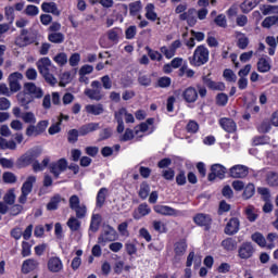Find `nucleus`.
<instances>
[{
  "instance_id": "obj_1",
  "label": "nucleus",
  "mask_w": 278,
  "mask_h": 278,
  "mask_svg": "<svg viewBox=\"0 0 278 278\" xmlns=\"http://www.w3.org/2000/svg\"><path fill=\"white\" fill-rule=\"evenodd\" d=\"M207 62H210V50L203 45L198 46L193 55L189 58V63L191 66H203Z\"/></svg>"
},
{
  "instance_id": "obj_2",
  "label": "nucleus",
  "mask_w": 278,
  "mask_h": 278,
  "mask_svg": "<svg viewBox=\"0 0 278 278\" xmlns=\"http://www.w3.org/2000/svg\"><path fill=\"white\" fill-rule=\"evenodd\" d=\"M114 118L117 123V134H123L125 131V123H136L134 114L129 113L125 108L115 111ZM123 118H125V122L123 121Z\"/></svg>"
},
{
  "instance_id": "obj_3",
  "label": "nucleus",
  "mask_w": 278,
  "mask_h": 278,
  "mask_svg": "<svg viewBox=\"0 0 278 278\" xmlns=\"http://www.w3.org/2000/svg\"><path fill=\"white\" fill-rule=\"evenodd\" d=\"M68 205L70 210L75 212L76 218H86V214H88V207H86V204H81L79 195H71L68 199Z\"/></svg>"
},
{
  "instance_id": "obj_4",
  "label": "nucleus",
  "mask_w": 278,
  "mask_h": 278,
  "mask_svg": "<svg viewBox=\"0 0 278 278\" xmlns=\"http://www.w3.org/2000/svg\"><path fill=\"white\" fill-rule=\"evenodd\" d=\"M49 127V121L43 119L39 121L36 124H30L27 126L25 135L28 138H38V136H42L47 131V128Z\"/></svg>"
},
{
  "instance_id": "obj_5",
  "label": "nucleus",
  "mask_w": 278,
  "mask_h": 278,
  "mask_svg": "<svg viewBox=\"0 0 278 278\" xmlns=\"http://www.w3.org/2000/svg\"><path fill=\"white\" fill-rule=\"evenodd\" d=\"M114 240H118V233L116 232V229L110 225L104 226L102 233L98 238V244L105 247L108 242H114Z\"/></svg>"
},
{
  "instance_id": "obj_6",
  "label": "nucleus",
  "mask_w": 278,
  "mask_h": 278,
  "mask_svg": "<svg viewBox=\"0 0 278 278\" xmlns=\"http://www.w3.org/2000/svg\"><path fill=\"white\" fill-rule=\"evenodd\" d=\"M84 94L91 99V101H101L103 99V87L99 80H93L91 83V89L87 88L84 91Z\"/></svg>"
},
{
  "instance_id": "obj_7",
  "label": "nucleus",
  "mask_w": 278,
  "mask_h": 278,
  "mask_svg": "<svg viewBox=\"0 0 278 278\" xmlns=\"http://www.w3.org/2000/svg\"><path fill=\"white\" fill-rule=\"evenodd\" d=\"M34 184H36L35 176H29L26 181L22 186V194L18 198V203H22V205H25L27 203V197L31 194V190H34Z\"/></svg>"
},
{
  "instance_id": "obj_8",
  "label": "nucleus",
  "mask_w": 278,
  "mask_h": 278,
  "mask_svg": "<svg viewBox=\"0 0 278 278\" xmlns=\"http://www.w3.org/2000/svg\"><path fill=\"white\" fill-rule=\"evenodd\" d=\"M255 254V247L252 242L245 241L243 242L238 250V255L240 260H251V257Z\"/></svg>"
},
{
  "instance_id": "obj_9",
  "label": "nucleus",
  "mask_w": 278,
  "mask_h": 278,
  "mask_svg": "<svg viewBox=\"0 0 278 278\" xmlns=\"http://www.w3.org/2000/svg\"><path fill=\"white\" fill-rule=\"evenodd\" d=\"M68 168V162L66 159H60L56 162H53L49 165L50 173L56 178Z\"/></svg>"
},
{
  "instance_id": "obj_10",
  "label": "nucleus",
  "mask_w": 278,
  "mask_h": 278,
  "mask_svg": "<svg viewBox=\"0 0 278 278\" xmlns=\"http://www.w3.org/2000/svg\"><path fill=\"white\" fill-rule=\"evenodd\" d=\"M9 88L11 92H18L21 90V81H23V74L15 72L8 77Z\"/></svg>"
},
{
  "instance_id": "obj_11",
  "label": "nucleus",
  "mask_w": 278,
  "mask_h": 278,
  "mask_svg": "<svg viewBox=\"0 0 278 278\" xmlns=\"http://www.w3.org/2000/svg\"><path fill=\"white\" fill-rule=\"evenodd\" d=\"M193 223L198 227H204V229H210L212 227V216L205 213H198L193 216Z\"/></svg>"
},
{
  "instance_id": "obj_12",
  "label": "nucleus",
  "mask_w": 278,
  "mask_h": 278,
  "mask_svg": "<svg viewBox=\"0 0 278 278\" xmlns=\"http://www.w3.org/2000/svg\"><path fill=\"white\" fill-rule=\"evenodd\" d=\"M24 90L27 92L33 99H42L45 97V91L42 88L36 86L34 83H25Z\"/></svg>"
},
{
  "instance_id": "obj_13",
  "label": "nucleus",
  "mask_w": 278,
  "mask_h": 278,
  "mask_svg": "<svg viewBox=\"0 0 278 278\" xmlns=\"http://www.w3.org/2000/svg\"><path fill=\"white\" fill-rule=\"evenodd\" d=\"M227 173V168L220 164H214L211 167V173L208 174V181H214L216 177L218 179H225V174Z\"/></svg>"
},
{
  "instance_id": "obj_14",
  "label": "nucleus",
  "mask_w": 278,
  "mask_h": 278,
  "mask_svg": "<svg viewBox=\"0 0 278 278\" xmlns=\"http://www.w3.org/2000/svg\"><path fill=\"white\" fill-rule=\"evenodd\" d=\"M238 231H240V219H238V217H232L225 227V233L226 236H236Z\"/></svg>"
},
{
  "instance_id": "obj_15",
  "label": "nucleus",
  "mask_w": 278,
  "mask_h": 278,
  "mask_svg": "<svg viewBox=\"0 0 278 278\" xmlns=\"http://www.w3.org/2000/svg\"><path fill=\"white\" fill-rule=\"evenodd\" d=\"M188 249V244L186 243V241L181 240L178 241L174 244V261L175 262H180L181 257H184V255H186V251Z\"/></svg>"
},
{
  "instance_id": "obj_16",
  "label": "nucleus",
  "mask_w": 278,
  "mask_h": 278,
  "mask_svg": "<svg viewBox=\"0 0 278 278\" xmlns=\"http://www.w3.org/2000/svg\"><path fill=\"white\" fill-rule=\"evenodd\" d=\"M180 21H187L189 27L197 25V9L191 8L187 12L179 15Z\"/></svg>"
},
{
  "instance_id": "obj_17",
  "label": "nucleus",
  "mask_w": 278,
  "mask_h": 278,
  "mask_svg": "<svg viewBox=\"0 0 278 278\" xmlns=\"http://www.w3.org/2000/svg\"><path fill=\"white\" fill-rule=\"evenodd\" d=\"M40 157V151L38 150H29L24 155L21 156L20 162L22 166H29V164H33V162Z\"/></svg>"
},
{
  "instance_id": "obj_18",
  "label": "nucleus",
  "mask_w": 278,
  "mask_h": 278,
  "mask_svg": "<svg viewBox=\"0 0 278 278\" xmlns=\"http://www.w3.org/2000/svg\"><path fill=\"white\" fill-rule=\"evenodd\" d=\"M249 175V167L244 165H235L230 168V177L233 179H242Z\"/></svg>"
},
{
  "instance_id": "obj_19",
  "label": "nucleus",
  "mask_w": 278,
  "mask_h": 278,
  "mask_svg": "<svg viewBox=\"0 0 278 278\" xmlns=\"http://www.w3.org/2000/svg\"><path fill=\"white\" fill-rule=\"evenodd\" d=\"M38 266H40V263L36 258H28L25 260L22 264V273L24 275H29V273H34V270H37Z\"/></svg>"
},
{
  "instance_id": "obj_20",
  "label": "nucleus",
  "mask_w": 278,
  "mask_h": 278,
  "mask_svg": "<svg viewBox=\"0 0 278 278\" xmlns=\"http://www.w3.org/2000/svg\"><path fill=\"white\" fill-rule=\"evenodd\" d=\"M17 102L24 110H29V103H34V97L24 89V91L17 93Z\"/></svg>"
},
{
  "instance_id": "obj_21",
  "label": "nucleus",
  "mask_w": 278,
  "mask_h": 278,
  "mask_svg": "<svg viewBox=\"0 0 278 278\" xmlns=\"http://www.w3.org/2000/svg\"><path fill=\"white\" fill-rule=\"evenodd\" d=\"M62 268H64V264L60 257L52 256L48 260V270H50V273H60Z\"/></svg>"
},
{
  "instance_id": "obj_22",
  "label": "nucleus",
  "mask_w": 278,
  "mask_h": 278,
  "mask_svg": "<svg viewBox=\"0 0 278 278\" xmlns=\"http://www.w3.org/2000/svg\"><path fill=\"white\" fill-rule=\"evenodd\" d=\"M182 98L187 103H194L199 99V91L194 87H188L184 90Z\"/></svg>"
},
{
  "instance_id": "obj_23",
  "label": "nucleus",
  "mask_w": 278,
  "mask_h": 278,
  "mask_svg": "<svg viewBox=\"0 0 278 278\" xmlns=\"http://www.w3.org/2000/svg\"><path fill=\"white\" fill-rule=\"evenodd\" d=\"M219 125L223 128V130L227 131L228 134H233V131H236V129H238L236 122H233V119L228 118V117L220 118Z\"/></svg>"
},
{
  "instance_id": "obj_24",
  "label": "nucleus",
  "mask_w": 278,
  "mask_h": 278,
  "mask_svg": "<svg viewBox=\"0 0 278 278\" xmlns=\"http://www.w3.org/2000/svg\"><path fill=\"white\" fill-rule=\"evenodd\" d=\"M154 212H156V214H162V216H177V214H179V211L168 205H155Z\"/></svg>"
},
{
  "instance_id": "obj_25",
  "label": "nucleus",
  "mask_w": 278,
  "mask_h": 278,
  "mask_svg": "<svg viewBox=\"0 0 278 278\" xmlns=\"http://www.w3.org/2000/svg\"><path fill=\"white\" fill-rule=\"evenodd\" d=\"M203 84L208 87L210 90H225V83L214 81L210 78V76L202 77Z\"/></svg>"
},
{
  "instance_id": "obj_26",
  "label": "nucleus",
  "mask_w": 278,
  "mask_h": 278,
  "mask_svg": "<svg viewBox=\"0 0 278 278\" xmlns=\"http://www.w3.org/2000/svg\"><path fill=\"white\" fill-rule=\"evenodd\" d=\"M52 63H51V59L45 56L41 58L38 62H37V68L40 73V75H47V73H49V71L51 70Z\"/></svg>"
},
{
  "instance_id": "obj_27",
  "label": "nucleus",
  "mask_w": 278,
  "mask_h": 278,
  "mask_svg": "<svg viewBox=\"0 0 278 278\" xmlns=\"http://www.w3.org/2000/svg\"><path fill=\"white\" fill-rule=\"evenodd\" d=\"M149 214H151V207H149V204L141 203L137 211L134 212L132 216L135 220H140L142 216H149Z\"/></svg>"
},
{
  "instance_id": "obj_28",
  "label": "nucleus",
  "mask_w": 278,
  "mask_h": 278,
  "mask_svg": "<svg viewBox=\"0 0 278 278\" xmlns=\"http://www.w3.org/2000/svg\"><path fill=\"white\" fill-rule=\"evenodd\" d=\"M144 16L148 21H151L152 23H155V21L159 20L157 12H155V4L148 3L144 7Z\"/></svg>"
},
{
  "instance_id": "obj_29",
  "label": "nucleus",
  "mask_w": 278,
  "mask_h": 278,
  "mask_svg": "<svg viewBox=\"0 0 278 278\" xmlns=\"http://www.w3.org/2000/svg\"><path fill=\"white\" fill-rule=\"evenodd\" d=\"M62 121H68V115L61 114L58 117V122L55 124H52L48 129L50 136H55V134H60V131L62 130V128H60V126L62 125Z\"/></svg>"
},
{
  "instance_id": "obj_30",
  "label": "nucleus",
  "mask_w": 278,
  "mask_h": 278,
  "mask_svg": "<svg viewBox=\"0 0 278 278\" xmlns=\"http://www.w3.org/2000/svg\"><path fill=\"white\" fill-rule=\"evenodd\" d=\"M270 62L271 60L269 56H262L261 59H258V62H257L258 73H268L271 68Z\"/></svg>"
},
{
  "instance_id": "obj_31",
  "label": "nucleus",
  "mask_w": 278,
  "mask_h": 278,
  "mask_svg": "<svg viewBox=\"0 0 278 278\" xmlns=\"http://www.w3.org/2000/svg\"><path fill=\"white\" fill-rule=\"evenodd\" d=\"M15 45L17 47H27V45H31V38L29 37L27 29L21 31V35L15 39Z\"/></svg>"
},
{
  "instance_id": "obj_32",
  "label": "nucleus",
  "mask_w": 278,
  "mask_h": 278,
  "mask_svg": "<svg viewBox=\"0 0 278 278\" xmlns=\"http://www.w3.org/2000/svg\"><path fill=\"white\" fill-rule=\"evenodd\" d=\"M100 128L101 126L99 123H89V124L83 125L79 128V136H88V134H92V131H97Z\"/></svg>"
},
{
  "instance_id": "obj_33",
  "label": "nucleus",
  "mask_w": 278,
  "mask_h": 278,
  "mask_svg": "<svg viewBox=\"0 0 278 278\" xmlns=\"http://www.w3.org/2000/svg\"><path fill=\"white\" fill-rule=\"evenodd\" d=\"M106 36L113 45H117L118 40H121V36H123V29L115 27L108 30Z\"/></svg>"
},
{
  "instance_id": "obj_34",
  "label": "nucleus",
  "mask_w": 278,
  "mask_h": 278,
  "mask_svg": "<svg viewBox=\"0 0 278 278\" xmlns=\"http://www.w3.org/2000/svg\"><path fill=\"white\" fill-rule=\"evenodd\" d=\"M41 10L48 14L60 16V10H58V4H55V2H43L41 4Z\"/></svg>"
},
{
  "instance_id": "obj_35",
  "label": "nucleus",
  "mask_w": 278,
  "mask_h": 278,
  "mask_svg": "<svg viewBox=\"0 0 278 278\" xmlns=\"http://www.w3.org/2000/svg\"><path fill=\"white\" fill-rule=\"evenodd\" d=\"M87 114H92V116H101L105 111L103 104H87L85 106Z\"/></svg>"
},
{
  "instance_id": "obj_36",
  "label": "nucleus",
  "mask_w": 278,
  "mask_h": 278,
  "mask_svg": "<svg viewBox=\"0 0 278 278\" xmlns=\"http://www.w3.org/2000/svg\"><path fill=\"white\" fill-rule=\"evenodd\" d=\"M235 36L237 38V47L239 49L244 50L247 47H249V37H247V35L240 31H236Z\"/></svg>"
},
{
  "instance_id": "obj_37",
  "label": "nucleus",
  "mask_w": 278,
  "mask_h": 278,
  "mask_svg": "<svg viewBox=\"0 0 278 278\" xmlns=\"http://www.w3.org/2000/svg\"><path fill=\"white\" fill-rule=\"evenodd\" d=\"M257 3H260L258 0H244V2L240 4V10L243 14H249L251 10L257 8Z\"/></svg>"
},
{
  "instance_id": "obj_38",
  "label": "nucleus",
  "mask_w": 278,
  "mask_h": 278,
  "mask_svg": "<svg viewBox=\"0 0 278 278\" xmlns=\"http://www.w3.org/2000/svg\"><path fill=\"white\" fill-rule=\"evenodd\" d=\"M130 16H138L142 12V1L137 0L128 4Z\"/></svg>"
},
{
  "instance_id": "obj_39",
  "label": "nucleus",
  "mask_w": 278,
  "mask_h": 278,
  "mask_svg": "<svg viewBox=\"0 0 278 278\" xmlns=\"http://www.w3.org/2000/svg\"><path fill=\"white\" fill-rule=\"evenodd\" d=\"M222 247L228 252L236 251L238 249V241L233 238H226L222 241Z\"/></svg>"
},
{
  "instance_id": "obj_40",
  "label": "nucleus",
  "mask_w": 278,
  "mask_h": 278,
  "mask_svg": "<svg viewBox=\"0 0 278 278\" xmlns=\"http://www.w3.org/2000/svg\"><path fill=\"white\" fill-rule=\"evenodd\" d=\"M105 199H108V188H101L98 191V194L96 198L97 207H103V205H105Z\"/></svg>"
},
{
  "instance_id": "obj_41",
  "label": "nucleus",
  "mask_w": 278,
  "mask_h": 278,
  "mask_svg": "<svg viewBox=\"0 0 278 278\" xmlns=\"http://www.w3.org/2000/svg\"><path fill=\"white\" fill-rule=\"evenodd\" d=\"M251 240L252 242H255V244L261 247V249H266V238L264 237V235H262V232L252 233Z\"/></svg>"
},
{
  "instance_id": "obj_42",
  "label": "nucleus",
  "mask_w": 278,
  "mask_h": 278,
  "mask_svg": "<svg viewBox=\"0 0 278 278\" xmlns=\"http://www.w3.org/2000/svg\"><path fill=\"white\" fill-rule=\"evenodd\" d=\"M50 162H51V159H49V157H45L41 163L38 162V161H35L33 163L34 172L35 173H40V170H45L49 166Z\"/></svg>"
},
{
  "instance_id": "obj_43",
  "label": "nucleus",
  "mask_w": 278,
  "mask_h": 278,
  "mask_svg": "<svg viewBox=\"0 0 278 278\" xmlns=\"http://www.w3.org/2000/svg\"><path fill=\"white\" fill-rule=\"evenodd\" d=\"M261 12L263 16H268L269 14H275V16H278V5L265 4L261 7Z\"/></svg>"
},
{
  "instance_id": "obj_44",
  "label": "nucleus",
  "mask_w": 278,
  "mask_h": 278,
  "mask_svg": "<svg viewBox=\"0 0 278 278\" xmlns=\"http://www.w3.org/2000/svg\"><path fill=\"white\" fill-rule=\"evenodd\" d=\"M67 227L71 229V231H79V229H81V222L79 218L72 216L67 220Z\"/></svg>"
},
{
  "instance_id": "obj_45",
  "label": "nucleus",
  "mask_w": 278,
  "mask_h": 278,
  "mask_svg": "<svg viewBox=\"0 0 278 278\" xmlns=\"http://www.w3.org/2000/svg\"><path fill=\"white\" fill-rule=\"evenodd\" d=\"M264 144H270V137L268 136H256L252 139V147H261Z\"/></svg>"
},
{
  "instance_id": "obj_46",
  "label": "nucleus",
  "mask_w": 278,
  "mask_h": 278,
  "mask_svg": "<svg viewBox=\"0 0 278 278\" xmlns=\"http://www.w3.org/2000/svg\"><path fill=\"white\" fill-rule=\"evenodd\" d=\"M22 121L26 123V125H36V114H34V112H24L22 113Z\"/></svg>"
},
{
  "instance_id": "obj_47",
  "label": "nucleus",
  "mask_w": 278,
  "mask_h": 278,
  "mask_svg": "<svg viewBox=\"0 0 278 278\" xmlns=\"http://www.w3.org/2000/svg\"><path fill=\"white\" fill-rule=\"evenodd\" d=\"M101 225V215L100 214H94L91 217V223H90V231H93V233H97L99 231V226Z\"/></svg>"
},
{
  "instance_id": "obj_48",
  "label": "nucleus",
  "mask_w": 278,
  "mask_h": 278,
  "mask_svg": "<svg viewBox=\"0 0 278 278\" xmlns=\"http://www.w3.org/2000/svg\"><path fill=\"white\" fill-rule=\"evenodd\" d=\"M274 25H278V15L265 17V20L262 22V27L265 29H270V27Z\"/></svg>"
},
{
  "instance_id": "obj_49",
  "label": "nucleus",
  "mask_w": 278,
  "mask_h": 278,
  "mask_svg": "<svg viewBox=\"0 0 278 278\" xmlns=\"http://www.w3.org/2000/svg\"><path fill=\"white\" fill-rule=\"evenodd\" d=\"M48 40L54 45H62L64 42V34L62 33H50L48 35Z\"/></svg>"
},
{
  "instance_id": "obj_50",
  "label": "nucleus",
  "mask_w": 278,
  "mask_h": 278,
  "mask_svg": "<svg viewBox=\"0 0 278 278\" xmlns=\"http://www.w3.org/2000/svg\"><path fill=\"white\" fill-rule=\"evenodd\" d=\"M62 202V197L56 194L50 199V202L47 204V210L52 212L53 210H58L60 203Z\"/></svg>"
},
{
  "instance_id": "obj_51",
  "label": "nucleus",
  "mask_w": 278,
  "mask_h": 278,
  "mask_svg": "<svg viewBox=\"0 0 278 278\" xmlns=\"http://www.w3.org/2000/svg\"><path fill=\"white\" fill-rule=\"evenodd\" d=\"M31 247H34V241L29 243V241H22V257H29L31 255Z\"/></svg>"
},
{
  "instance_id": "obj_52",
  "label": "nucleus",
  "mask_w": 278,
  "mask_h": 278,
  "mask_svg": "<svg viewBox=\"0 0 278 278\" xmlns=\"http://www.w3.org/2000/svg\"><path fill=\"white\" fill-rule=\"evenodd\" d=\"M3 202L7 205H14L16 203V194L14 193V189H10L3 197Z\"/></svg>"
},
{
  "instance_id": "obj_53",
  "label": "nucleus",
  "mask_w": 278,
  "mask_h": 278,
  "mask_svg": "<svg viewBox=\"0 0 278 278\" xmlns=\"http://www.w3.org/2000/svg\"><path fill=\"white\" fill-rule=\"evenodd\" d=\"M53 62L59 66H64L68 63V55L64 52H60L53 58Z\"/></svg>"
},
{
  "instance_id": "obj_54",
  "label": "nucleus",
  "mask_w": 278,
  "mask_h": 278,
  "mask_svg": "<svg viewBox=\"0 0 278 278\" xmlns=\"http://www.w3.org/2000/svg\"><path fill=\"white\" fill-rule=\"evenodd\" d=\"M149 192H151V187L149 186V184L142 182L140 185V189H139L140 199H142L144 201V199H147L149 197Z\"/></svg>"
},
{
  "instance_id": "obj_55",
  "label": "nucleus",
  "mask_w": 278,
  "mask_h": 278,
  "mask_svg": "<svg viewBox=\"0 0 278 278\" xmlns=\"http://www.w3.org/2000/svg\"><path fill=\"white\" fill-rule=\"evenodd\" d=\"M146 51H148V55L149 58L153 61V62H162V53H160L159 51H155L149 47L146 48Z\"/></svg>"
},
{
  "instance_id": "obj_56",
  "label": "nucleus",
  "mask_w": 278,
  "mask_h": 278,
  "mask_svg": "<svg viewBox=\"0 0 278 278\" xmlns=\"http://www.w3.org/2000/svg\"><path fill=\"white\" fill-rule=\"evenodd\" d=\"M245 216L248 218V220H250V223H255V220H257V214L255 213V207L253 206H248L245 208Z\"/></svg>"
},
{
  "instance_id": "obj_57",
  "label": "nucleus",
  "mask_w": 278,
  "mask_h": 278,
  "mask_svg": "<svg viewBox=\"0 0 278 278\" xmlns=\"http://www.w3.org/2000/svg\"><path fill=\"white\" fill-rule=\"evenodd\" d=\"M266 247L265 249H275V240H278V235L275 233V232H270L267 235V238H266Z\"/></svg>"
},
{
  "instance_id": "obj_58",
  "label": "nucleus",
  "mask_w": 278,
  "mask_h": 278,
  "mask_svg": "<svg viewBox=\"0 0 278 278\" xmlns=\"http://www.w3.org/2000/svg\"><path fill=\"white\" fill-rule=\"evenodd\" d=\"M77 140H79V130H77V129H71V130L67 132V141H68L71 144H75V142H77Z\"/></svg>"
},
{
  "instance_id": "obj_59",
  "label": "nucleus",
  "mask_w": 278,
  "mask_h": 278,
  "mask_svg": "<svg viewBox=\"0 0 278 278\" xmlns=\"http://www.w3.org/2000/svg\"><path fill=\"white\" fill-rule=\"evenodd\" d=\"M24 12L27 16H38V14H40V9L34 4H28Z\"/></svg>"
},
{
  "instance_id": "obj_60",
  "label": "nucleus",
  "mask_w": 278,
  "mask_h": 278,
  "mask_svg": "<svg viewBox=\"0 0 278 278\" xmlns=\"http://www.w3.org/2000/svg\"><path fill=\"white\" fill-rule=\"evenodd\" d=\"M129 223L123 222L117 226V231L125 238H129Z\"/></svg>"
},
{
  "instance_id": "obj_61",
  "label": "nucleus",
  "mask_w": 278,
  "mask_h": 278,
  "mask_svg": "<svg viewBox=\"0 0 278 278\" xmlns=\"http://www.w3.org/2000/svg\"><path fill=\"white\" fill-rule=\"evenodd\" d=\"M170 84H173V80L168 76H163L157 79L159 88H170Z\"/></svg>"
},
{
  "instance_id": "obj_62",
  "label": "nucleus",
  "mask_w": 278,
  "mask_h": 278,
  "mask_svg": "<svg viewBox=\"0 0 278 278\" xmlns=\"http://www.w3.org/2000/svg\"><path fill=\"white\" fill-rule=\"evenodd\" d=\"M255 194V185L254 184H249L245 186L244 191H243V199H251Z\"/></svg>"
},
{
  "instance_id": "obj_63",
  "label": "nucleus",
  "mask_w": 278,
  "mask_h": 278,
  "mask_svg": "<svg viewBox=\"0 0 278 278\" xmlns=\"http://www.w3.org/2000/svg\"><path fill=\"white\" fill-rule=\"evenodd\" d=\"M215 25H217V27H227V17L225 16V14H219L215 17L214 20Z\"/></svg>"
},
{
  "instance_id": "obj_64",
  "label": "nucleus",
  "mask_w": 278,
  "mask_h": 278,
  "mask_svg": "<svg viewBox=\"0 0 278 278\" xmlns=\"http://www.w3.org/2000/svg\"><path fill=\"white\" fill-rule=\"evenodd\" d=\"M267 184L268 186H278V174L273 172L268 173Z\"/></svg>"
}]
</instances>
